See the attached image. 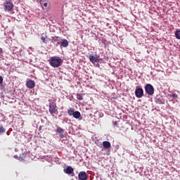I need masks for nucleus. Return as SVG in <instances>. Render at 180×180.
<instances>
[{
	"label": "nucleus",
	"instance_id": "nucleus-1",
	"mask_svg": "<svg viewBox=\"0 0 180 180\" xmlns=\"http://www.w3.org/2000/svg\"><path fill=\"white\" fill-rule=\"evenodd\" d=\"M49 64L51 65V67H53V68H58V67L63 64V60L60 57L52 56L50 58Z\"/></svg>",
	"mask_w": 180,
	"mask_h": 180
},
{
	"label": "nucleus",
	"instance_id": "nucleus-2",
	"mask_svg": "<svg viewBox=\"0 0 180 180\" xmlns=\"http://www.w3.org/2000/svg\"><path fill=\"white\" fill-rule=\"evenodd\" d=\"M49 110L50 115L51 116H54V115H58V109L57 108V103H56V100H53V102L49 103Z\"/></svg>",
	"mask_w": 180,
	"mask_h": 180
},
{
	"label": "nucleus",
	"instance_id": "nucleus-3",
	"mask_svg": "<svg viewBox=\"0 0 180 180\" xmlns=\"http://www.w3.org/2000/svg\"><path fill=\"white\" fill-rule=\"evenodd\" d=\"M4 7L6 12H12L13 11V3L6 1L4 3Z\"/></svg>",
	"mask_w": 180,
	"mask_h": 180
},
{
	"label": "nucleus",
	"instance_id": "nucleus-4",
	"mask_svg": "<svg viewBox=\"0 0 180 180\" xmlns=\"http://www.w3.org/2000/svg\"><path fill=\"white\" fill-rule=\"evenodd\" d=\"M145 91L148 95H153L154 94V86L151 85L150 84H147L145 86Z\"/></svg>",
	"mask_w": 180,
	"mask_h": 180
},
{
	"label": "nucleus",
	"instance_id": "nucleus-5",
	"mask_svg": "<svg viewBox=\"0 0 180 180\" xmlns=\"http://www.w3.org/2000/svg\"><path fill=\"white\" fill-rule=\"evenodd\" d=\"M135 95L136 98H143L144 91L141 87L136 88L135 90Z\"/></svg>",
	"mask_w": 180,
	"mask_h": 180
},
{
	"label": "nucleus",
	"instance_id": "nucleus-6",
	"mask_svg": "<svg viewBox=\"0 0 180 180\" xmlns=\"http://www.w3.org/2000/svg\"><path fill=\"white\" fill-rule=\"evenodd\" d=\"M26 86L30 89H33V88L36 86V83L34 82V81L30 79L26 82Z\"/></svg>",
	"mask_w": 180,
	"mask_h": 180
},
{
	"label": "nucleus",
	"instance_id": "nucleus-7",
	"mask_svg": "<svg viewBox=\"0 0 180 180\" xmlns=\"http://www.w3.org/2000/svg\"><path fill=\"white\" fill-rule=\"evenodd\" d=\"M56 134H58L60 139H64V130L63 128L58 127L56 129Z\"/></svg>",
	"mask_w": 180,
	"mask_h": 180
},
{
	"label": "nucleus",
	"instance_id": "nucleus-8",
	"mask_svg": "<svg viewBox=\"0 0 180 180\" xmlns=\"http://www.w3.org/2000/svg\"><path fill=\"white\" fill-rule=\"evenodd\" d=\"M79 180H86L87 176L86 172H80L78 174Z\"/></svg>",
	"mask_w": 180,
	"mask_h": 180
},
{
	"label": "nucleus",
	"instance_id": "nucleus-9",
	"mask_svg": "<svg viewBox=\"0 0 180 180\" xmlns=\"http://www.w3.org/2000/svg\"><path fill=\"white\" fill-rule=\"evenodd\" d=\"M40 4L44 11H46V9H49V2H47V1L41 0Z\"/></svg>",
	"mask_w": 180,
	"mask_h": 180
},
{
	"label": "nucleus",
	"instance_id": "nucleus-10",
	"mask_svg": "<svg viewBox=\"0 0 180 180\" xmlns=\"http://www.w3.org/2000/svg\"><path fill=\"white\" fill-rule=\"evenodd\" d=\"M65 174H68V175H71L74 172V169L71 166L67 167L66 169H64Z\"/></svg>",
	"mask_w": 180,
	"mask_h": 180
},
{
	"label": "nucleus",
	"instance_id": "nucleus-11",
	"mask_svg": "<svg viewBox=\"0 0 180 180\" xmlns=\"http://www.w3.org/2000/svg\"><path fill=\"white\" fill-rule=\"evenodd\" d=\"M98 57L94 56L93 55L89 56V60L93 64H95V63H98Z\"/></svg>",
	"mask_w": 180,
	"mask_h": 180
},
{
	"label": "nucleus",
	"instance_id": "nucleus-12",
	"mask_svg": "<svg viewBox=\"0 0 180 180\" xmlns=\"http://www.w3.org/2000/svg\"><path fill=\"white\" fill-rule=\"evenodd\" d=\"M103 148H106V149L110 148V147H111L110 142H109L108 141H104L103 142Z\"/></svg>",
	"mask_w": 180,
	"mask_h": 180
},
{
	"label": "nucleus",
	"instance_id": "nucleus-13",
	"mask_svg": "<svg viewBox=\"0 0 180 180\" xmlns=\"http://www.w3.org/2000/svg\"><path fill=\"white\" fill-rule=\"evenodd\" d=\"M72 116L75 119H79L81 117V112L79 111H75Z\"/></svg>",
	"mask_w": 180,
	"mask_h": 180
},
{
	"label": "nucleus",
	"instance_id": "nucleus-14",
	"mask_svg": "<svg viewBox=\"0 0 180 180\" xmlns=\"http://www.w3.org/2000/svg\"><path fill=\"white\" fill-rule=\"evenodd\" d=\"M60 46L62 47H68V41L67 39H63Z\"/></svg>",
	"mask_w": 180,
	"mask_h": 180
},
{
	"label": "nucleus",
	"instance_id": "nucleus-15",
	"mask_svg": "<svg viewBox=\"0 0 180 180\" xmlns=\"http://www.w3.org/2000/svg\"><path fill=\"white\" fill-rule=\"evenodd\" d=\"M82 96H83V94H77V99H78V101H84V97Z\"/></svg>",
	"mask_w": 180,
	"mask_h": 180
},
{
	"label": "nucleus",
	"instance_id": "nucleus-16",
	"mask_svg": "<svg viewBox=\"0 0 180 180\" xmlns=\"http://www.w3.org/2000/svg\"><path fill=\"white\" fill-rule=\"evenodd\" d=\"M74 110H72V108H70L68 110V115H69V116H73L74 115Z\"/></svg>",
	"mask_w": 180,
	"mask_h": 180
},
{
	"label": "nucleus",
	"instance_id": "nucleus-17",
	"mask_svg": "<svg viewBox=\"0 0 180 180\" xmlns=\"http://www.w3.org/2000/svg\"><path fill=\"white\" fill-rule=\"evenodd\" d=\"M44 34H41V40L43 41V43H46V39H47V35H43Z\"/></svg>",
	"mask_w": 180,
	"mask_h": 180
},
{
	"label": "nucleus",
	"instance_id": "nucleus-18",
	"mask_svg": "<svg viewBox=\"0 0 180 180\" xmlns=\"http://www.w3.org/2000/svg\"><path fill=\"white\" fill-rule=\"evenodd\" d=\"M175 36L179 40H180V30L176 31Z\"/></svg>",
	"mask_w": 180,
	"mask_h": 180
},
{
	"label": "nucleus",
	"instance_id": "nucleus-19",
	"mask_svg": "<svg viewBox=\"0 0 180 180\" xmlns=\"http://www.w3.org/2000/svg\"><path fill=\"white\" fill-rule=\"evenodd\" d=\"M5 131H6L5 128H4L1 125H0V134L1 133H5Z\"/></svg>",
	"mask_w": 180,
	"mask_h": 180
},
{
	"label": "nucleus",
	"instance_id": "nucleus-20",
	"mask_svg": "<svg viewBox=\"0 0 180 180\" xmlns=\"http://www.w3.org/2000/svg\"><path fill=\"white\" fill-rule=\"evenodd\" d=\"M52 39H53L52 41H57V39H58V37H53Z\"/></svg>",
	"mask_w": 180,
	"mask_h": 180
},
{
	"label": "nucleus",
	"instance_id": "nucleus-21",
	"mask_svg": "<svg viewBox=\"0 0 180 180\" xmlns=\"http://www.w3.org/2000/svg\"><path fill=\"white\" fill-rule=\"evenodd\" d=\"M2 82H4V78L2 77V76H0V85L1 84H2Z\"/></svg>",
	"mask_w": 180,
	"mask_h": 180
},
{
	"label": "nucleus",
	"instance_id": "nucleus-22",
	"mask_svg": "<svg viewBox=\"0 0 180 180\" xmlns=\"http://www.w3.org/2000/svg\"><path fill=\"white\" fill-rule=\"evenodd\" d=\"M173 98H178V95H177V94H173Z\"/></svg>",
	"mask_w": 180,
	"mask_h": 180
},
{
	"label": "nucleus",
	"instance_id": "nucleus-23",
	"mask_svg": "<svg viewBox=\"0 0 180 180\" xmlns=\"http://www.w3.org/2000/svg\"><path fill=\"white\" fill-rule=\"evenodd\" d=\"M2 53H4V51H2V49L0 48V54H2Z\"/></svg>",
	"mask_w": 180,
	"mask_h": 180
},
{
	"label": "nucleus",
	"instance_id": "nucleus-24",
	"mask_svg": "<svg viewBox=\"0 0 180 180\" xmlns=\"http://www.w3.org/2000/svg\"><path fill=\"white\" fill-rule=\"evenodd\" d=\"M14 158H18V155H14Z\"/></svg>",
	"mask_w": 180,
	"mask_h": 180
},
{
	"label": "nucleus",
	"instance_id": "nucleus-25",
	"mask_svg": "<svg viewBox=\"0 0 180 180\" xmlns=\"http://www.w3.org/2000/svg\"><path fill=\"white\" fill-rule=\"evenodd\" d=\"M117 124V122H115V124Z\"/></svg>",
	"mask_w": 180,
	"mask_h": 180
}]
</instances>
